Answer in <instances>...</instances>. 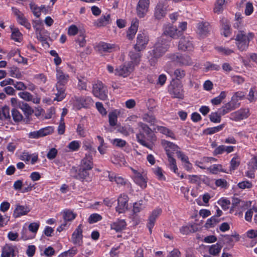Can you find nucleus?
Returning <instances> with one entry per match:
<instances>
[{
    "label": "nucleus",
    "instance_id": "4d7b16f0",
    "mask_svg": "<svg viewBox=\"0 0 257 257\" xmlns=\"http://www.w3.org/2000/svg\"><path fill=\"white\" fill-rule=\"evenodd\" d=\"M72 101L74 109L79 110L83 107L80 97L75 96L72 98Z\"/></svg>",
    "mask_w": 257,
    "mask_h": 257
},
{
    "label": "nucleus",
    "instance_id": "f257e3e1",
    "mask_svg": "<svg viewBox=\"0 0 257 257\" xmlns=\"http://www.w3.org/2000/svg\"><path fill=\"white\" fill-rule=\"evenodd\" d=\"M241 21H236L234 27L239 29L235 38L236 45L240 51L246 50L249 43L254 38V34L241 27Z\"/></svg>",
    "mask_w": 257,
    "mask_h": 257
},
{
    "label": "nucleus",
    "instance_id": "423d86ee",
    "mask_svg": "<svg viewBox=\"0 0 257 257\" xmlns=\"http://www.w3.org/2000/svg\"><path fill=\"white\" fill-rule=\"evenodd\" d=\"M89 170L80 167L77 172L76 168L73 167L71 169L70 171L71 175L76 179L80 180L81 181L84 180L88 181L90 179L89 177Z\"/></svg>",
    "mask_w": 257,
    "mask_h": 257
},
{
    "label": "nucleus",
    "instance_id": "f03ea898",
    "mask_svg": "<svg viewBox=\"0 0 257 257\" xmlns=\"http://www.w3.org/2000/svg\"><path fill=\"white\" fill-rule=\"evenodd\" d=\"M169 47V41L163 37L159 39L154 46V49L150 52L152 58H149L151 65L155 64L157 60L164 55Z\"/></svg>",
    "mask_w": 257,
    "mask_h": 257
},
{
    "label": "nucleus",
    "instance_id": "58836bf2",
    "mask_svg": "<svg viewBox=\"0 0 257 257\" xmlns=\"http://www.w3.org/2000/svg\"><path fill=\"white\" fill-rule=\"evenodd\" d=\"M211 173L213 174H217L219 172H227L222 167V166L220 164H214L208 167L207 169Z\"/></svg>",
    "mask_w": 257,
    "mask_h": 257
},
{
    "label": "nucleus",
    "instance_id": "e2e57ef3",
    "mask_svg": "<svg viewBox=\"0 0 257 257\" xmlns=\"http://www.w3.org/2000/svg\"><path fill=\"white\" fill-rule=\"evenodd\" d=\"M12 114L13 119L15 122H20L23 119L22 114L16 109H13L12 110Z\"/></svg>",
    "mask_w": 257,
    "mask_h": 257
},
{
    "label": "nucleus",
    "instance_id": "a19ab883",
    "mask_svg": "<svg viewBox=\"0 0 257 257\" xmlns=\"http://www.w3.org/2000/svg\"><path fill=\"white\" fill-rule=\"evenodd\" d=\"M10 109L7 106L0 107V119L4 120L10 119Z\"/></svg>",
    "mask_w": 257,
    "mask_h": 257
},
{
    "label": "nucleus",
    "instance_id": "bb28decb",
    "mask_svg": "<svg viewBox=\"0 0 257 257\" xmlns=\"http://www.w3.org/2000/svg\"><path fill=\"white\" fill-rule=\"evenodd\" d=\"M149 6V1H139L137 12L139 17L142 18L145 16L148 11Z\"/></svg>",
    "mask_w": 257,
    "mask_h": 257
},
{
    "label": "nucleus",
    "instance_id": "69168bd1",
    "mask_svg": "<svg viewBox=\"0 0 257 257\" xmlns=\"http://www.w3.org/2000/svg\"><path fill=\"white\" fill-rule=\"evenodd\" d=\"M80 98L83 107H87L93 102L92 99L90 96H81Z\"/></svg>",
    "mask_w": 257,
    "mask_h": 257
},
{
    "label": "nucleus",
    "instance_id": "a18cd8bd",
    "mask_svg": "<svg viewBox=\"0 0 257 257\" xmlns=\"http://www.w3.org/2000/svg\"><path fill=\"white\" fill-rule=\"evenodd\" d=\"M19 108L22 109V110L24 112L25 115H29L32 114L33 113V109L27 103H25L22 102L21 103H20Z\"/></svg>",
    "mask_w": 257,
    "mask_h": 257
},
{
    "label": "nucleus",
    "instance_id": "c756f323",
    "mask_svg": "<svg viewBox=\"0 0 257 257\" xmlns=\"http://www.w3.org/2000/svg\"><path fill=\"white\" fill-rule=\"evenodd\" d=\"M92 157L89 154H86L85 157L81 160L80 167L91 170L93 168Z\"/></svg>",
    "mask_w": 257,
    "mask_h": 257
},
{
    "label": "nucleus",
    "instance_id": "f8f14e48",
    "mask_svg": "<svg viewBox=\"0 0 257 257\" xmlns=\"http://www.w3.org/2000/svg\"><path fill=\"white\" fill-rule=\"evenodd\" d=\"M12 11L13 13L16 16L18 23L20 25L25 27L27 29L30 30L31 28V24L25 17L24 14L16 8H12Z\"/></svg>",
    "mask_w": 257,
    "mask_h": 257
},
{
    "label": "nucleus",
    "instance_id": "4be33fe9",
    "mask_svg": "<svg viewBox=\"0 0 257 257\" xmlns=\"http://www.w3.org/2000/svg\"><path fill=\"white\" fill-rule=\"evenodd\" d=\"M111 23L110 15L109 14L106 13L103 14L100 18L95 20L93 25L97 28L103 27Z\"/></svg>",
    "mask_w": 257,
    "mask_h": 257
},
{
    "label": "nucleus",
    "instance_id": "9b49d317",
    "mask_svg": "<svg viewBox=\"0 0 257 257\" xmlns=\"http://www.w3.org/2000/svg\"><path fill=\"white\" fill-rule=\"evenodd\" d=\"M178 48L182 51H192L194 48L192 39L190 36H184L179 41Z\"/></svg>",
    "mask_w": 257,
    "mask_h": 257
},
{
    "label": "nucleus",
    "instance_id": "6e6552de",
    "mask_svg": "<svg viewBox=\"0 0 257 257\" xmlns=\"http://www.w3.org/2000/svg\"><path fill=\"white\" fill-rule=\"evenodd\" d=\"M166 71L172 77L173 80H181L185 78L186 73L185 70L181 68H177L174 70L172 69L167 64L166 66Z\"/></svg>",
    "mask_w": 257,
    "mask_h": 257
},
{
    "label": "nucleus",
    "instance_id": "864d4df0",
    "mask_svg": "<svg viewBox=\"0 0 257 257\" xmlns=\"http://www.w3.org/2000/svg\"><path fill=\"white\" fill-rule=\"evenodd\" d=\"M21 237L23 240H26L33 239L35 237L28 229L23 227L21 231Z\"/></svg>",
    "mask_w": 257,
    "mask_h": 257
},
{
    "label": "nucleus",
    "instance_id": "5fc2aeb1",
    "mask_svg": "<svg viewBox=\"0 0 257 257\" xmlns=\"http://www.w3.org/2000/svg\"><path fill=\"white\" fill-rule=\"evenodd\" d=\"M219 109L221 111V114L225 115V114L235 109L234 107L233 106L232 104L229 103V102H228L222 106V107Z\"/></svg>",
    "mask_w": 257,
    "mask_h": 257
},
{
    "label": "nucleus",
    "instance_id": "8fccbe9b",
    "mask_svg": "<svg viewBox=\"0 0 257 257\" xmlns=\"http://www.w3.org/2000/svg\"><path fill=\"white\" fill-rule=\"evenodd\" d=\"M221 248L222 246L218 243H217L210 246L209 252L211 255H217L220 252Z\"/></svg>",
    "mask_w": 257,
    "mask_h": 257
},
{
    "label": "nucleus",
    "instance_id": "412c9836",
    "mask_svg": "<svg viewBox=\"0 0 257 257\" xmlns=\"http://www.w3.org/2000/svg\"><path fill=\"white\" fill-rule=\"evenodd\" d=\"M162 213V210L160 208H156L154 210L151 214H150L149 219L147 226L149 229L150 233L152 232V228H153L156 219L160 216Z\"/></svg>",
    "mask_w": 257,
    "mask_h": 257
},
{
    "label": "nucleus",
    "instance_id": "ea45409f",
    "mask_svg": "<svg viewBox=\"0 0 257 257\" xmlns=\"http://www.w3.org/2000/svg\"><path fill=\"white\" fill-rule=\"evenodd\" d=\"M109 180L111 182H115L117 184L123 185L126 183L125 180L120 176H117L115 174L109 173L108 175Z\"/></svg>",
    "mask_w": 257,
    "mask_h": 257
},
{
    "label": "nucleus",
    "instance_id": "4468645a",
    "mask_svg": "<svg viewBox=\"0 0 257 257\" xmlns=\"http://www.w3.org/2000/svg\"><path fill=\"white\" fill-rule=\"evenodd\" d=\"M134 70V66L131 63L120 66L115 69V75L122 77H126Z\"/></svg>",
    "mask_w": 257,
    "mask_h": 257
},
{
    "label": "nucleus",
    "instance_id": "052dcab7",
    "mask_svg": "<svg viewBox=\"0 0 257 257\" xmlns=\"http://www.w3.org/2000/svg\"><path fill=\"white\" fill-rule=\"evenodd\" d=\"M216 50L222 55H230L234 52L232 49L223 47H217Z\"/></svg>",
    "mask_w": 257,
    "mask_h": 257
},
{
    "label": "nucleus",
    "instance_id": "2eb2a0df",
    "mask_svg": "<svg viewBox=\"0 0 257 257\" xmlns=\"http://www.w3.org/2000/svg\"><path fill=\"white\" fill-rule=\"evenodd\" d=\"M128 198L125 194H121L117 198V205L116 207V211L118 213H124L128 207Z\"/></svg>",
    "mask_w": 257,
    "mask_h": 257
},
{
    "label": "nucleus",
    "instance_id": "dca6fc26",
    "mask_svg": "<svg viewBox=\"0 0 257 257\" xmlns=\"http://www.w3.org/2000/svg\"><path fill=\"white\" fill-rule=\"evenodd\" d=\"M163 2L165 1H159L156 6L154 16L157 20L161 19L166 13L168 7L167 4Z\"/></svg>",
    "mask_w": 257,
    "mask_h": 257
},
{
    "label": "nucleus",
    "instance_id": "7ed1b4c3",
    "mask_svg": "<svg viewBox=\"0 0 257 257\" xmlns=\"http://www.w3.org/2000/svg\"><path fill=\"white\" fill-rule=\"evenodd\" d=\"M138 130L139 133L137 134V139L138 142L142 145L152 149V146L148 144L145 140V135H149L151 132V128L146 124L142 122L138 123Z\"/></svg>",
    "mask_w": 257,
    "mask_h": 257
},
{
    "label": "nucleus",
    "instance_id": "774afa93",
    "mask_svg": "<svg viewBox=\"0 0 257 257\" xmlns=\"http://www.w3.org/2000/svg\"><path fill=\"white\" fill-rule=\"evenodd\" d=\"M248 167L249 169L256 170H257V155L254 156L248 163Z\"/></svg>",
    "mask_w": 257,
    "mask_h": 257
},
{
    "label": "nucleus",
    "instance_id": "9d476101",
    "mask_svg": "<svg viewBox=\"0 0 257 257\" xmlns=\"http://www.w3.org/2000/svg\"><path fill=\"white\" fill-rule=\"evenodd\" d=\"M250 115L248 108H241L230 114V119L235 121H239L247 118Z\"/></svg>",
    "mask_w": 257,
    "mask_h": 257
},
{
    "label": "nucleus",
    "instance_id": "f3484780",
    "mask_svg": "<svg viewBox=\"0 0 257 257\" xmlns=\"http://www.w3.org/2000/svg\"><path fill=\"white\" fill-rule=\"evenodd\" d=\"M53 131V129L52 127L48 126L37 131L30 132L28 136L31 139H38L50 134Z\"/></svg>",
    "mask_w": 257,
    "mask_h": 257
},
{
    "label": "nucleus",
    "instance_id": "0eeeda50",
    "mask_svg": "<svg viewBox=\"0 0 257 257\" xmlns=\"http://www.w3.org/2000/svg\"><path fill=\"white\" fill-rule=\"evenodd\" d=\"M170 59L180 66H189L192 64V60L188 55L172 54L170 56Z\"/></svg>",
    "mask_w": 257,
    "mask_h": 257
},
{
    "label": "nucleus",
    "instance_id": "680f3d73",
    "mask_svg": "<svg viewBox=\"0 0 257 257\" xmlns=\"http://www.w3.org/2000/svg\"><path fill=\"white\" fill-rule=\"evenodd\" d=\"M39 226L40 223L39 222H32L29 225L28 229L34 237L36 236Z\"/></svg>",
    "mask_w": 257,
    "mask_h": 257
},
{
    "label": "nucleus",
    "instance_id": "39448f33",
    "mask_svg": "<svg viewBox=\"0 0 257 257\" xmlns=\"http://www.w3.org/2000/svg\"><path fill=\"white\" fill-rule=\"evenodd\" d=\"M107 93L106 87L101 81H98L93 85L92 93L94 96L104 100L107 97Z\"/></svg>",
    "mask_w": 257,
    "mask_h": 257
},
{
    "label": "nucleus",
    "instance_id": "a878e982",
    "mask_svg": "<svg viewBox=\"0 0 257 257\" xmlns=\"http://www.w3.org/2000/svg\"><path fill=\"white\" fill-rule=\"evenodd\" d=\"M138 20L137 19H134L132 22L131 27L128 28L127 31L126 37L128 39L132 40L134 38L135 36L138 31Z\"/></svg>",
    "mask_w": 257,
    "mask_h": 257
},
{
    "label": "nucleus",
    "instance_id": "cd10ccee",
    "mask_svg": "<svg viewBox=\"0 0 257 257\" xmlns=\"http://www.w3.org/2000/svg\"><path fill=\"white\" fill-rule=\"evenodd\" d=\"M18 96L25 101H32L35 104H39L41 100L40 98L38 97L34 98L32 94L27 91L20 92L18 93Z\"/></svg>",
    "mask_w": 257,
    "mask_h": 257
},
{
    "label": "nucleus",
    "instance_id": "13d9d810",
    "mask_svg": "<svg viewBox=\"0 0 257 257\" xmlns=\"http://www.w3.org/2000/svg\"><path fill=\"white\" fill-rule=\"evenodd\" d=\"M80 144V142L79 141H73L68 144L67 147L71 151H77L79 149Z\"/></svg>",
    "mask_w": 257,
    "mask_h": 257
},
{
    "label": "nucleus",
    "instance_id": "0e129e2a",
    "mask_svg": "<svg viewBox=\"0 0 257 257\" xmlns=\"http://www.w3.org/2000/svg\"><path fill=\"white\" fill-rule=\"evenodd\" d=\"M219 221V219L216 218L215 216H212L210 218L207 219L205 223V226L207 228L212 227L218 223Z\"/></svg>",
    "mask_w": 257,
    "mask_h": 257
},
{
    "label": "nucleus",
    "instance_id": "393cba45",
    "mask_svg": "<svg viewBox=\"0 0 257 257\" xmlns=\"http://www.w3.org/2000/svg\"><path fill=\"white\" fill-rule=\"evenodd\" d=\"M30 211V209L28 206L17 204L14 211L13 216L15 218L20 217L27 214Z\"/></svg>",
    "mask_w": 257,
    "mask_h": 257
},
{
    "label": "nucleus",
    "instance_id": "e433bc0d",
    "mask_svg": "<svg viewBox=\"0 0 257 257\" xmlns=\"http://www.w3.org/2000/svg\"><path fill=\"white\" fill-rule=\"evenodd\" d=\"M11 38L16 42H20L23 39V35L18 28L11 26Z\"/></svg>",
    "mask_w": 257,
    "mask_h": 257
},
{
    "label": "nucleus",
    "instance_id": "b1692460",
    "mask_svg": "<svg viewBox=\"0 0 257 257\" xmlns=\"http://www.w3.org/2000/svg\"><path fill=\"white\" fill-rule=\"evenodd\" d=\"M55 88L53 89L54 94L55 95L54 100L58 101L62 100L66 96L65 87L55 84Z\"/></svg>",
    "mask_w": 257,
    "mask_h": 257
},
{
    "label": "nucleus",
    "instance_id": "aec40b11",
    "mask_svg": "<svg viewBox=\"0 0 257 257\" xmlns=\"http://www.w3.org/2000/svg\"><path fill=\"white\" fill-rule=\"evenodd\" d=\"M210 31V27L207 22L199 23L197 25L196 33L200 37L206 36Z\"/></svg>",
    "mask_w": 257,
    "mask_h": 257
},
{
    "label": "nucleus",
    "instance_id": "49530a36",
    "mask_svg": "<svg viewBox=\"0 0 257 257\" xmlns=\"http://www.w3.org/2000/svg\"><path fill=\"white\" fill-rule=\"evenodd\" d=\"M155 129L167 137L175 139L174 134L168 128L162 126H157Z\"/></svg>",
    "mask_w": 257,
    "mask_h": 257
},
{
    "label": "nucleus",
    "instance_id": "3c124183",
    "mask_svg": "<svg viewBox=\"0 0 257 257\" xmlns=\"http://www.w3.org/2000/svg\"><path fill=\"white\" fill-rule=\"evenodd\" d=\"M226 96V92L224 91H221L218 96L211 100V102L213 105H218L221 103Z\"/></svg>",
    "mask_w": 257,
    "mask_h": 257
},
{
    "label": "nucleus",
    "instance_id": "2f4dec72",
    "mask_svg": "<svg viewBox=\"0 0 257 257\" xmlns=\"http://www.w3.org/2000/svg\"><path fill=\"white\" fill-rule=\"evenodd\" d=\"M15 247L12 245L6 244L2 249L1 257H14Z\"/></svg>",
    "mask_w": 257,
    "mask_h": 257
},
{
    "label": "nucleus",
    "instance_id": "338daca9",
    "mask_svg": "<svg viewBox=\"0 0 257 257\" xmlns=\"http://www.w3.org/2000/svg\"><path fill=\"white\" fill-rule=\"evenodd\" d=\"M240 163V161L239 160L238 156L235 155L234 157L232 158L231 160L230 164V170H234L237 167L239 166Z\"/></svg>",
    "mask_w": 257,
    "mask_h": 257
},
{
    "label": "nucleus",
    "instance_id": "603ef678",
    "mask_svg": "<svg viewBox=\"0 0 257 257\" xmlns=\"http://www.w3.org/2000/svg\"><path fill=\"white\" fill-rule=\"evenodd\" d=\"M118 112L114 110L109 113V123L111 126H115L116 125L117 121Z\"/></svg>",
    "mask_w": 257,
    "mask_h": 257
},
{
    "label": "nucleus",
    "instance_id": "7c9ffc66",
    "mask_svg": "<svg viewBox=\"0 0 257 257\" xmlns=\"http://www.w3.org/2000/svg\"><path fill=\"white\" fill-rule=\"evenodd\" d=\"M246 241L250 242V246H253L257 243V230L250 229L246 233Z\"/></svg>",
    "mask_w": 257,
    "mask_h": 257
},
{
    "label": "nucleus",
    "instance_id": "a211bd4d",
    "mask_svg": "<svg viewBox=\"0 0 257 257\" xmlns=\"http://www.w3.org/2000/svg\"><path fill=\"white\" fill-rule=\"evenodd\" d=\"M82 228L81 224L76 228L71 237V241L75 245L80 246L83 243Z\"/></svg>",
    "mask_w": 257,
    "mask_h": 257
},
{
    "label": "nucleus",
    "instance_id": "c85d7f7f",
    "mask_svg": "<svg viewBox=\"0 0 257 257\" xmlns=\"http://www.w3.org/2000/svg\"><path fill=\"white\" fill-rule=\"evenodd\" d=\"M162 144L165 148L167 156H168V154L173 155L172 154L174 152L176 153L177 150H179L178 147L170 142L163 140L162 142Z\"/></svg>",
    "mask_w": 257,
    "mask_h": 257
},
{
    "label": "nucleus",
    "instance_id": "6e6d98bb",
    "mask_svg": "<svg viewBox=\"0 0 257 257\" xmlns=\"http://www.w3.org/2000/svg\"><path fill=\"white\" fill-rule=\"evenodd\" d=\"M72 101L74 109L79 110L83 107L80 97L75 96L72 98Z\"/></svg>",
    "mask_w": 257,
    "mask_h": 257
},
{
    "label": "nucleus",
    "instance_id": "20e7f679",
    "mask_svg": "<svg viewBox=\"0 0 257 257\" xmlns=\"http://www.w3.org/2000/svg\"><path fill=\"white\" fill-rule=\"evenodd\" d=\"M131 170L134 174L133 179L134 182L142 188H146L147 186V179L143 169L131 168Z\"/></svg>",
    "mask_w": 257,
    "mask_h": 257
},
{
    "label": "nucleus",
    "instance_id": "6ab92c4d",
    "mask_svg": "<svg viewBox=\"0 0 257 257\" xmlns=\"http://www.w3.org/2000/svg\"><path fill=\"white\" fill-rule=\"evenodd\" d=\"M96 49L101 53H110L113 51L118 49V47L114 44H110L104 42H100L97 45Z\"/></svg>",
    "mask_w": 257,
    "mask_h": 257
},
{
    "label": "nucleus",
    "instance_id": "bf43d9fd",
    "mask_svg": "<svg viewBox=\"0 0 257 257\" xmlns=\"http://www.w3.org/2000/svg\"><path fill=\"white\" fill-rule=\"evenodd\" d=\"M225 1H217L214 6V12L220 14L223 11Z\"/></svg>",
    "mask_w": 257,
    "mask_h": 257
},
{
    "label": "nucleus",
    "instance_id": "72a5a7b5",
    "mask_svg": "<svg viewBox=\"0 0 257 257\" xmlns=\"http://www.w3.org/2000/svg\"><path fill=\"white\" fill-rule=\"evenodd\" d=\"M64 223L67 224L68 222L72 221L76 217V214L69 209H65L61 212Z\"/></svg>",
    "mask_w": 257,
    "mask_h": 257
},
{
    "label": "nucleus",
    "instance_id": "4c0bfd02",
    "mask_svg": "<svg viewBox=\"0 0 257 257\" xmlns=\"http://www.w3.org/2000/svg\"><path fill=\"white\" fill-rule=\"evenodd\" d=\"M222 27V34L226 37H228L230 34V25L228 21L224 18L220 21Z\"/></svg>",
    "mask_w": 257,
    "mask_h": 257
},
{
    "label": "nucleus",
    "instance_id": "09e8293b",
    "mask_svg": "<svg viewBox=\"0 0 257 257\" xmlns=\"http://www.w3.org/2000/svg\"><path fill=\"white\" fill-rule=\"evenodd\" d=\"M257 212V208L253 206L249 209H247L245 213L244 218L246 221L251 222L252 217L254 213Z\"/></svg>",
    "mask_w": 257,
    "mask_h": 257
},
{
    "label": "nucleus",
    "instance_id": "473e14b6",
    "mask_svg": "<svg viewBox=\"0 0 257 257\" xmlns=\"http://www.w3.org/2000/svg\"><path fill=\"white\" fill-rule=\"evenodd\" d=\"M126 225V223L123 219H118L110 224L111 229L115 230L116 232L121 231L124 229Z\"/></svg>",
    "mask_w": 257,
    "mask_h": 257
},
{
    "label": "nucleus",
    "instance_id": "5701e85b",
    "mask_svg": "<svg viewBox=\"0 0 257 257\" xmlns=\"http://www.w3.org/2000/svg\"><path fill=\"white\" fill-rule=\"evenodd\" d=\"M164 34L166 36H169L171 38L176 39L182 35V32L178 30L176 28L169 25L164 27Z\"/></svg>",
    "mask_w": 257,
    "mask_h": 257
},
{
    "label": "nucleus",
    "instance_id": "c9c22d12",
    "mask_svg": "<svg viewBox=\"0 0 257 257\" xmlns=\"http://www.w3.org/2000/svg\"><path fill=\"white\" fill-rule=\"evenodd\" d=\"M169 91L172 96L175 98L182 99L183 97V92L181 86H173L170 88Z\"/></svg>",
    "mask_w": 257,
    "mask_h": 257
},
{
    "label": "nucleus",
    "instance_id": "1a4fd4ad",
    "mask_svg": "<svg viewBox=\"0 0 257 257\" xmlns=\"http://www.w3.org/2000/svg\"><path fill=\"white\" fill-rule=\"evenodd\" d=\"M148 42V37L144 33H140L137 35V43L134 48L136 51H141L146 48Z\"/></svg>",
    "mask_w": 257,
    "mask_h": 257
},
{
    "label": "nucleus",
    "instance_id": "de8ad7c7",
    "mask_svg": "<svg viewBox=\"0 0 257 257\" xmlns=\"http://www.w3.org/2000/svg\"><path fill=\"white\" fill-rule=\"evenodd\" d=\"M250 204L251 202L250 201H241L237 198L234 199L232 203V206L233 208H235L237 206L245 207L250 206Z\"/></svg>",
    "mask_w": 257,
    "mask_h": 257
},
{
    "label": "nucleus",
    "instance_id": "37998d69",
    "mask_svg": "<svg viewBox=\"0 0 257 257\" xmlns=\"http://www.w3.org/2000/svg\"><path fill=\"white\" fill-rule=\"evenodd\" d=\"M168 160L169 162V167L170 169L173 171L175 173L179 175L178 173V168L176 165V162L175 159L173 158V155L168 154Z\"/></svg>",
    "mask_w": 257,
    "mask_h": 257
},
{
    "label": "nucleus",
    "instance_id": "ddd939ff",
    "mask_svg": "<svg viewBox=\"0 0 257 257\" xmlns=\"http://www.w3.org/2000/svg\"><path fill=\"white\" fill-rule=\"evenodd\" d=\"M56 85L65 86L69 80V74L64 72L60 67L56 68Z\"/></svg>",
    "mask_w": 257,
    "mask_h": 257
},
{
    "label": "nucleus",
    "instance_id": "79ce46f5",
    "mask_svg": "<svg viewBox=\"0 0 257 257\" xmlns=\"http://www.w3.org/2000/svg\"><path fill=\"white\" fill-rule=\"evenodd\" d=\"M129 56L131 59V62L134 63V65H138L140 63L141 56L140 51H131Z\"/></svg>",
    "mask_w": 257,
    "mask_h": 257
},
{
    "label": "nucleus",
    "instance_id": "c03bdc74",
    "mask_svg": "<svg viewBox=\"0 0 257 257\" xmlns=\"http://www.w3.org/2000/svg\"><path fill=\"white\" fill-rule=\"evenodd\" d=\"M218 112H211L209 114V118L211 122L214 123H219L221 121V116L224 115L221 114V111L219 109Z\"/></svg>",
    "mask_w": 257,
    "mask_h": 257
},
{
    "label": "nucleus",
    "instance_id": "f704fd0d",
    "mask_svg": "<svg viewBox=\"0 0 257 257\" xmlns=\"http://www.w3.org/2000/svg\"><path fill=\"white\" fill-rule=\"evenodd\" d=\"M30 7L33 14L37 18H39L40 16L41 12L46 11V10L44 6L38 7L33 2L30 4Z\"/></svg>",
    "mask_w": 257,
    "mask_h": 257
}]
</instances>
